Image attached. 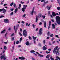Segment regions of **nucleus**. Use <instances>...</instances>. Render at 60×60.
Listing matches in <instances>:
<instances>
[{"instance_id": "obj_36", "label": "nucleus", "mask_w": 60, "mask_h": 60, "mask_svg": "<svg viewBox=\"0 0 60 60\" xmlns=\"http://www.w3.org/2000/svg\"><path fill=\"white\" fill-rule=\"evenodd\" d=\"M38 45L40 47H41V44L40 43H39L38 44Z\"/></svg>"}, {"instance_id": "obj_52", "label": "nucleus", "mask_w": 60, "mask_h": 60, "mask_svg": "<svg viewBox=\"0 0 60 60\" xmlns=\"http://www.w3.org/2000/svg\"><path fill=\"white\" fill-rule=\"evenodd\" d=\"M55 37H57V38H59V37L58 36V35H56L55 36Z\"/></svg>"}, {"instance_id": "obj_2", "label": "nucleus", "mask_w": 60, "mask_h": 60, "mask_svg": "<svg viewBox=\"0 0 60 60\" xmlns=\"http://www.w3.org/2000/svg\"><path fill=\"white\" fill-rule=\"evenodd\" d=\"M57 23L58 25H60V17L58 16H57L55 18Z\"/></svg>"}, {"instance_id": "obj_53", "label": "nucleus", "mask_w": 60, "mask_h": 60, "mask_svg": "<svg viewBox=\"0 0 60 60\" xmlns=\"http://www.w3.org/2000/svg\"><path fill=\"white\" fill-rule=\"evenodd\" d=\"M22 38H20V42L22 41Z\"/></svg>"}, {"instance_id": "obj_45", "label": "nucleus", "mask_w": 60, "mask_h": 60, "mask_svg": "<svg viewBox=\"0 0 60 60\" xmlns=\"http://www.w3.org/2000/svg\"><path fill=\"white\" fill-rule=\"evenodd\" d=\"M19 34L20 35V36H22V34H21V33L20 32H19Z\"/></svg>"}, {"instance_id": "obj_42", "label": "nucleus", "mask_w": 60, "mask_h": 60, "mask_svg": "<svg viewBox=\"0 0 60 60\" xmlns=\"http://www.w3.org/2000/svg\"><path fill=\"white\" fill-rule=\"evenodd\" d=\"M11 40H12V41H14V38H11Z\"/></svg>"}, {"instance_id": "obj_5", "label": "nucleus", "mask_w": 60, "mask_h": 60, "mask_svg": "<svg viewBox=\"0 0 60 60\" xmlns=\"http://www.w3.org/2000/svg\"><path fill=\"white\" fill-rule=\"evenodd\" d=\"M7 57L6 56H2L1 57H0L1 58V59L2 60V59H3V60H5L7 58Z\"/></svg>"}, {"instance_id": "obj_61", "label": "nucleus", "mask_w": 60, "mask_h": 60, "mask_svg": "<svg viewBox=\"0 0 60 60\" xmlns=\"http://www.w3.org/2000/svg\"><path fill=\"white\" fill-rule=\"evenodd\" d=\"M51 49H48V51H51Z\"/></svg>"}, {"instance_id": "obj_25", "label": "nucleus", "mask_w": 60, "mask_h": 60, "mask_svg": "<svg viewBox=\"0 0 60 60\" xmlns=\"http://www.w3.org/2000/svg\"><path fill=\"white\" fill-rule=\"evenodd\" d=\"M49 57H50V55L49 54L47 56L46 58H49Z\"/></svg>"}, {"instance_id": "obj_38", "label": "nucleus", "mask_w": 60, "mask_h": 60, "mask_svg": "<svg viewBox=\"0 0 60 60\" xmlns=\"http://www.w3.org/2000/svg\"><path fill=\"white\" fill-rule=\"evenodd\" d=\"M13 6L14 7H16V4H15V3H14V4Z\"/></svg>"}, {"instance_id": "obj_15", "label": "nucleus", "mask_w": 60, "mask_h": 60, "mask_svg": "<svg viewBox=\"0 0 60 60\" xmlns=\"http://www.w3.org/2000/svg\"><path fill=\"white\" fill-rule=\"evenodd\" d=\"M47 47H45V46H43L42 47V49L44 50H46L47 49Z\"/></svg>"}, {"instance_id": "obj_35", "label": "nucleus", "mask_w": 60, "mask_h": 60, "mask_svg": "<svg viewBox=\"0 0 60 60\" xmlns=\"http://www.w3.org/2000/svg\"><path fill=\"white\" fill-rule=\"evenodd\" d=\"M56 59H58L59 60L60 59V58L58 56H56Z\"/></svg>"}, {"instance_id": "obj_57", "label": "nucleus", "mask_w": 60, "mask_h": 60, "mask_svg": "<svg viewBox=\"0 0 60 60\" xmlns=\"http://www.w3.org/2000/svg\"><path fill=\"white\" fill-rule=\"evenodd\" d=\"M20 32H22V29H20Z\"/></svg>"}, {"instance_id": "obj_33", "label": "nucleus", "mask_w": 60, "mask_h": 60, "mask_svg": "<svg viewBox=\"0 0 60 60\" xmlns=\"http://www.w3.org/2000/svg\"><path fill=\"white\" fill-rule=\"evenodd\" d=\"M50 59L51 60H54V58H52V56H51L50 57Z\"/></svg>"}, {"instance_id": "obj_43", "label": "nucleus", "mask_w": 60, "mask_h": 60, "mask_svg": "<svg viewBox=\"0 0 60 60\" xmlns=\"http://www.w3.org/2000/svg\"><path fill=\"white\" fill-rule=\"evenodd\" d=\"M3 11V9H0V12Z\"/></svg>"}, {"instance_id": "obj_13", "label": "nucleus", "mask_w": 60, "mask_h": 60, "mask_svg": "<svg viewBox=\"0 0 60 60\" xmlns=\"http://www.w3.org/2000/svg\"><path fill=\"white\" fill-rule=\"evenodd\" d=\"M38 16L37 15L36 17L35 22H38Z\"/></svg>"}, {"instance_id": "obj_62", "label": "nucleus", "mask_w": 60, "mask_h": 60, "mask_svg": "<svg viewBox=\"0 0 60 60\" xmlns=\"http://www.w3.org/2000/svg\"><path fill=\"white\" fill-rule=\"evenodd\" d=\"M22 23L23 24H25V22L24 21H22Z\"/></svg>"}, {"instance_id": "obj_17", "label": "nucleus", "mask_w": 60, "mask_h": 60, "mask_svg": "<svg viewBox=\"0 0 60 60\" xmlns=\"http://www.w3.org/2000/svg\"><path fill=\"white\" fill-rule=\"evenodd\" d=\"M6 10L5 9H3V13H5L6 12Z\"/></svg>"}, {"instance_id": "obj_60", "label": "nucleus", "mask_w": 60, "mask_h": 60, "mask_svg": "<svg viewBox=\"0 0 60 60\" xmlns=\"http://www.w3.org/2000/svg\"><path fill=\"white\" fill-rule=\"evenodd\" d=\"M14 33H13L11 35V36H13L14 35Z\"/></svg>"}, {"instance_id": "obj_63", "label": "nucleus", "mask_w": 60, "mask_h": 60, "mask_svg": "<svg viewBox=\"0 0 60 60\" xmlns=\"http://www.w3.org/2000/svg\"><path fill=\"white\" fill-rule=\"evenodd\" d=\"M7 4H4V6H5V5H6Z\"/></svg>"}, {"instance_id": "obj_9", "label": "nucleus", "mask_w": 60, "mask_h": 60, "mask_svg": "<svg viewBox=\"0 0 60 60\" xmlns=\"http://www.w3.org/2000/svg\"><path fill=\"white\" fill-rule=\"evenodd\" d=\"M51 21H49V26H48V29H49L50 28V25H51Z\"/></svg>"}, {"instance_id": "obj_3", "label": "nucleus", "mask_w": 60, "mask_h": 60, "mask_svg": "<svg viewBox=\"0 0 60 60\" xmlns=\"http://www.w3.org/2000/svg\"><path fill=\"white\" fill-rule=\"evenodd\" d=\"M19 27V25L17 24L15 26H15H14V29L15 31V33H16V32H17V30H18V27Z\"/></svg>"}, {"instance_id": "obj_56", "label": "nucleus", "mask_w": 60, "mask_h": 60, "mask_svg": "<svg viewBox=\"0 0 60 60\" xmlns=\"http://www.w3.org/2000/svg\"><path fill=\"white\" fill-rule=\"evenodd\" d=\"M49 44L50 45H51L52 44L51 43H50V42H49Z\"/></svg>"}, {"instance_id": "obj_48", "label": "nucleus", "mask_w": 60, "mask_h": 60, "mask_svg": "<svg viewBox=\"0 0 60 60\" xmlns=\"http://www.w3.org/2000/svg\"><path fill=\"white\" fill-rule=\"evenodd\" d=\"M42 18H43V19H45V16H44L43 15H42Z\"/></svg>"}, {"instance_id": "obj_47", "label": "nucleus", "mask_w": 60, "mask_h": 60, "mask_svg": "<svg viewBox=\"0 0 60 60\" xmlns=\"http://www.w3.org/2000/svg\"><path fill=\"white\" fill-rule=\"evenodd\" d=\"M19 41H16V44H19Z\"/></svg>"}, {"instance_id": "obj_4", "label": "nucleus", "mask_w": 60, "mask_h": 60, "mask_svg": "<svg viewBox=\"0 0 60 60\" xmlns=\"http://www.w3.org/2000/svg\"><path fill=\"white\" fill-rule=\"evenodd\" d=\"M23 34V36L26 37L27 36V32L26 31V30H24Z\"/></svg>"}, {"instance_id": "obj_34", "label": "nucleus", "mask_w": 60, "mask_h": 60, "mask_svg": "<svg viewBox=\"0 0 60 60\" xmlns=\"http://www.w3.org/2000/svg\"><path fill=\"white\" fill-rule=\"evenodd\" d=\"M4 49H5V50H6V49H7V47H6V46H5L4 47Z\"/></svg>"}, {"instance_id": "obj_14", "label": "nucleus", "mask_w": 60, "mask_h": 60, "mask_svg": "<svg viewBox=\"0 0 60 60\" xmlns=\"http://www.w3.org/2000/svg\"><path fill=\"white\" fill-rule=\"evenodd\" d=\"M52 14L53 16V17H55V16H56V13H55V12H52Z\"/></svg>"}, {"instance_id": "obj_37", "label": "nucleus", "mask_w": 60, "mask_h": 60, "mask_svg": "<svg viewBox=\"0 0 60 60\" xmlns=\"http://www.w3.org/2000/svg\"><path fill=\"white\" fill-rule=\"evenodd\" d=\"M35 26L36 25H34V24H32V26L34 28H35Z\"/></svg>"}, {"instance_id": "obj_24", "label": "nucleus", "mask_w": 60, "mask_h": 60, "mask_svg": "<svg viewBox=\"0 0 60 60\" xmlns=\"http://www.w3.org/2000/svg\"><path fill=\"white\" fill-rule=\"evenodd\" d=\"M25 44L26 45H27V46H28V45H29V42L28 41H27L26 43Z\"/></svg>"}, {"instance_id": "obj_1", "label": "nucleus", "mask_w": 60, "mask_h": 60, "mask_svg": "<svg viewBox=\"0 0 60 60\" xmlns=\"http://www.w3.org/2000/svg\"><path fill=\"white\" fill-rule=\"evenodd\" d=\"M58 46H57L56 47H55L54 49L53 52L54 54H57V53H59L58 51L60 49V48H59Z\"/></svg>"}, {"instance_id": "obj_23", "label": "nucleus", "mask_w": 60, "mask_h": 60, "mask_svg": "<svg viewBox=\"0 0 60 60\" xmlns=\"http://www.w3.org/2000/svg\"><path fill=\"white\" fill-rule=\"evenodd\" d=\"M30 53H35V51L34 50H32L30 51Z\"/></svg>"}, {"instance_id": "obj_27", "label": "nucleus", "mask_w": 60, "mask_h": 60, "mask_svg": "<svg viewBox=\"0 0 60 60\" xmlns=\"http://www.w3.org/2000/svg\"><path fill=\"white\" fill-rule=\"evenodd\" d=\"M25 59V58L23 56L21 57V60H24Z\"/></svg>"}, {"instance_id": "obj_32", "label": "nucleus", "mask_w": 60, "mask_h": 60, "mask_svg": "<svg viewBox=\"0 0 60 60\" xmlns=\"http://www.w3.org/2000/svg\"><path fill=\"white\" fill-rule=\"evenodd\" d=\"M13 4V2H12L10 4V5L11 6H12Z\"/></svg>"}, {"instance_id": "obj_10", "label": "nucleus", "mask_w": 60, "mask_h": 60, "mask_svg": "<svg viewBox=\"0 0 60 60\" xmlns=\"http://www.w3.org/2000/svg\"><path fill=\"white\" fill-rule=\"evenodd\" d=\"M46 8L48 9V11H49L50 10L51 7H49V5H47L46 7Z\"/></svg>"}, {"instance_id": "obj_8", "label": "nucleus", "mask_w": 60, "mask_h": 60, "mask_svg": "<svg viewBox=\"0 0 60 60\" xmlns=\"http://www.w3.org/2000/svg\"><path fill=\"white\" fill-rule=\"evenodd\" d=\"M26 7L25 5H24L23 6V8H22V11L23 12H25V10H26Z\"/></svg>"}, {"instance_id": "obj_12", "label": "nucleus", "mask_w": 60, "mask_h": 60, "mask_svg": "<svg viewBox=\"0 0 60 60\" xmlns=\"http://www.w3.org/2000/svg\"><path fill=\"white\" fill-rule=\"evenodd\" d=\"M44 27L45 28H46V27L47 24L46 23V22L45 21L44 23Z\"/></svg>"}, {"instance_id": "obj_54", "label": "nucleus", "mask_w": 60, "mask_h": 60, "mask_svg": "<svg viewBox=\"0 0 60 60\" xmlns=\"http://www.w3.org/2000/svg\"><path fill=\"white\" fill-rule=\"evenodd\" d=\"M33 12L35 13V14H36V12L35 11H33Z\"/></svg>"}, {"instance_id": "obj_19", "label": "nucleus", "mask_w": 60, "mask_h": 60, "mask_svg": "<svg viewBox=\"0 0 60 60\" xmlns=\"http://www.w3.org/2000/svg\"><path fill=\"white\" fill-rule=\"evenodd\" d=\"M18 8H16V9L15 10V11H14V12L15 13H16V12H17L18 11Z\"/></svg>"}, {"instance_id": "obj_16", "label": "nucleus", "mask_w": 60, "mask_h": 60, "mask_svg": "<svg viewBox=\"0 0 60 60\" xmlns=\"http://www.w3.org/2000/svg\"><path fill=\"white\" fill-rule=\"evenodd\" d=\"M34 7H33L32 11L31 13V14L30 13V14H31L32 15H33V13H34Z\"/></svg>"}, {"instance_id": "obj_55", "label": "nucleus", "mask_w": 60, "mask_h": 60, "mask_svg": "<svg viewBox=\"0 0 60 60\" xmlns=\"http://www.w3.org/2000/svg\"><path fill=\"white\" fill-rule=\"evenodd\" d=\"M32 60H35V59L34 58H32Z\"/></svg>"}, {"instance_id": "obj_11", "label": "nucleus", "mask_w": 60, "mask_h": 60, "mask_svg": "<svg viewBox=\"0 0 60 60\" xmlns=\"http://www.w3.org/2000/svg\"><path fill=\"white\" fill-rule=\"evenodd\" d=\"M45 0H42L41 1V2H43L44 3H45V4H47L48 3V1H45Z\"/></svg>"}, {"instance_id": "obj_59", "label": "nucleus", "mask_w": 60, "mask_h": 60, "mask_svg": "<svg viewBox=\"0 0 60 60\" xmlns=\"http://www.w3.org/2000/svg\"><path fill=\"white\" fill-rule=\"evenodd\" d=\"M36 31H38V28H37L36 29Z\"/></svg>"}, {"instance_id": "obj_49", "label": "nucleus", "mask_w": 60, "mask_h": 60, "mask_svg": "<svg viewBox=\"0 0 60 60\" xmlns=\"http://www.w3.org/2000/svg\"><path fill=\"white\" fill-rule=\"evenodd\" d=\"M2 17H4V16H0V18H2Z\"/></svg>"}, {"instance_id": "obj_40", "label": "nucleus", "mask_w": 60, "mask_h": 60, "mask_svg": "<svg viewBox=\"0 0 60 60\" xmlns=\"http://www.w3.org/2000/svg\"><path fill=\"white\" fill-rule=\"evenodd\" d=\"M14 10V9H13V8L12 9L11 8L10 9V11H13Z\"/></svg>"}, {"instance_id": "obj_31", "label": "nucleus", "mask_w": 60, "mask_h": 60, "mask_svg": "<svg viewBox=\"0 0 60 60\" xmlns=\"http://www.w3.org/2000/svg\"><path fill=\"white\" fill-rule=\"evenodd\" d=\"M57 9L59 11H60V7H58L57 8Z\"/></svg>"}, {"instance_id": "obj_18", "label": "nucleus", "mask_w": 60, "mask_h": 60, "mask_svg": "<svg viewBox=\"0 0 60 60\" xmlns=\"http://www.w3.org/2000/svg\"><path fill=\"white\" fill-rule=\"evenodd\" d=\"M52 26L53 28V29H55V24H52Z\"/></svg>"}, {"instance_id": "obj_44", "label": "nucleus", "mask_w": 60, "mask_h": 60, "mask_svg": "<svg viewBox=\"0 0 60 60\" xmlns=\"http://www.w3.org/2000/svg\"><path fill=\"white\" fill-rule=\"evenodd\" d=\"M46 41H45V40H44L43 41V44H45V42Z\"/></svg>"}, {"instance_id": "obj_7", "label": "nucleus", "mask_w": 60, "mask_h": 60, "mask_svg": "<svg viewBox=\"0 0 60 60\" xmlns=\"http://www.w3.org/2000/svg\"><path fill=\"white\" fill-rule=\"evenodd\" d=\"M4 22L6 23H9V20L8 19H5L4 21Z\"/></svg>"}, {"instance_id": "obj_64", "label": "nucleus", "mask_w": 60, "mask_h": 60, "mask_svg": "<svg viewBox=\"0 0 60 60\" xmlns=\"http://www.w3.org/2000/svg\"><path fill=\"white\" fill-rule=\"evenodd\" d=\"M55 42H55V41H54L53 42H52V44H54V43H55Z\"/></svg>"}, {"instance_id": "obj_21", "label": "nucleus", "mask_w": 60, "mask_h": 60, "mask_svg": "<svg viewBox=\"0 0 60 60\" xmlns=\"http://www.w3.org/2000/svg\"><path fill=\"white\" fill-rule=\"evenodd\" d=\"M30 25V23H29L28 25V23L26 22V26H29Z\"/></svg>"}, {"instance_id": "obj_26", "label": "nucleus", "mask_w": 60, "mask_h": 60, "mask_svg": "<svg viewBox=\"0 0 60 60\" xmlns=\"http://www.w3.org/2000/svg\"><path fill=\"white\" fill-rule=\"evenodd\" d=\"M32 38L34 40H36V39L37 38L34 37V36H33Z\"/></svg>"}, {"instance_id": "obj_51", "label": "nucleus", "mask_w": 60, "mask_h": 60, "mask_svg": "<svg viewBox=\"0 0 60 60\" xmlns=\"http://www.w3.org/2000/svg\"><path fill=\"white\" fill-rule=\"evenodd\" d=\"M41 16H42V15L41 14H40L39 15V16L40 17V18L41 17Z\"/></svg>"}, {"instance_id": "obj_29", "label": "nucleus", "mask_w": 60, "mask_h": 60, "mask_svg": "<svg viewBox=\"0 0 60 60\" xmlns=\"http://www.w3.org/2000/svg\"><path fill=\"white\" fill-rule=\"evenodd\" d=\"M28 38L29 40H32V38L31 37V36H29L28 37Z\"/></svg>"}, {"instance_id": "obj_41", "label": "nucleus", "mask_w": 60, "mask_h": 60, "mask_svg": "<svg viewBox=\"0 0 60 60\" xmlns=\"http://www.w3.org/2000/svg\"><path fill=\"white\" fill-rule=\"evenodd\" d=\"M39 24L40 26H41V25H42V22H40L39 23Z\"/></svg>"}, {"instance_id": "obj_6", "label": "nucleus", "mask_w": 60, "mask_h": 60, "mask_svg": "<svg viewBox=\"0 0 60 60\" xmlns=\"http://www.w3.org/2000/svg\"><path fill=\"white\" fill-rule=\"evenodd\" d=\"M42 28H41L39 30V35H41V34H42Z\"/></svg>"}, {"instance_id": "obj_58", "label": "nucleus", "mask_w": 60, "mask_h": 60, "mask_svg": "<svg viewBox=\"0 0 60 60\" xmlns=\"http://www.w3.org/2000/svg\"><path fill=\"white\" fill-rule=\"evenodd\" d=\"M54 25H55V26H57V24L56 23H54Z\"/></svg>"}, {"instance_id": "obj_50", "label": "nucleus", "mask_w": 60, "mask_h": 60, "mask_svg": "<svg viewBox=\"0 0 60 60\" xmlns=\"http://www.w3.org/2000/svg\"><path fill=\"white\" fill-rule=\"evenodd\" d=\"M21 4H23L24 3V2H22V1H21Z\"/></svg>"}, {"instance_id": "obj_20", "label": "nucleus", "mask_w": 60, "mask_h": 60, "mask_svg": "<svg viewBox=\"0 0 60 60\" xmlns=\"http://www.w3.org/2000/svg\"><path fill=\"white\" fill-rule=\"evenodd\" d=\"M5 30H3L1 32V34H3V33H5Z\"/></svg>"}, {"instance_id": "obj_39", "label": "nucleus", "mask_w": 60, "mask_h": 60, "mask_svg": "<svg viewBox=\"0 0 60 60\" xmlns=\"http://www.w3.org/2000/svg\"><path fill=\"white\" fill-rule=\"evenodd\" d=\"M50 35V34H49V32L47 33V35L48 36H49Z\"/></svg>"}, {"instance_id": "obj_22", "label": "nucleus", "mask_w": 60, "mask_h": 60, "mask_svg": "<svg viewBox=\"0 0 60 60\" xmlns=\"http://www.w3.org/2000/svg\"><path fill=\"white\" fill-rule=\"evenodd\" d=\"M38 56H39L41 57H43V55L41 54H38Z\"/></svg>"}, {"instance_id": "obj_46", "label": "nucleus", "mask_w": 60, "mask_h": 60, "mask_svg": "<svg viewBox=\"0 0 60 60\" xmlns=\"http://www.w3.org/2000/svg\"><path fill=\"white\" fill-rule=\"evenodd\" d=\"M48 15H49V14H50V11H49L48 12Z\"/></svg>"}, {"instance_id": "obj_28", "label": "nucleus", "mask_w": 60, "mask_h": 60, "mask_svg": "<svg viewBox=\"0 0 60 60\" xmlns=\"http://www.w3.org/2000/svg\"><path fill=\"white\" fill-rule=\"evenodd\" d=\"M10 16H12V15H13V12H12L10 14Z\"/></svg>"}, {"instance_id": "obj_30", "label": "nucleus", "mask_w": 60, "mask_h": 60, "mask_svg": "<svg viewBox=\"0 0 60 60\" xmlns=\"http://www.w3.org/2000/svg\"><path fill=\"white\" fill-rule=\"evenodd\" d=\"M50 36L51 37H53L54 36V35L53 34H51L50 35Z\"/></svg>"}]
</instances>
